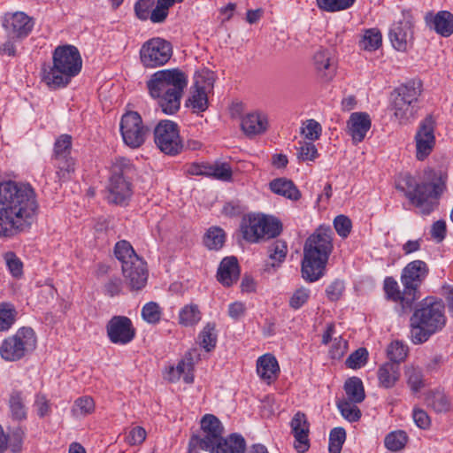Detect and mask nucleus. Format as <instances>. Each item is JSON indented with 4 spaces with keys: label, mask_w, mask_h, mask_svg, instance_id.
<instances>
[{
    "label": "nucleus",
    "mask_w": 453,
    "mask_h": 453,
    "mask_svg": "<svg viewBox=\"0 0 453 453\" xmlns=\"http://www.w3.org/2000/svg\"><path fill=\"white\" fill-rule=\"evenodd\" d=\"M38 203L28 183L0 182V237H12L27 230L35 219Z\"/></svg>",
    "instance_id": "1"
},
{
    "label": "nucleus",
    "mask_w": 453,
    "mask_h": 453,
    "mask_svg": "<svg viewBox=\"0 0 453 453\" xmlns=\"http://www.w3.org/2000/svg\"><path fill=\"white\" fill-rule=\"evenodd\" d=\"M333 230L329 226H319L305 241L302 260V275L309 282L319 280L325 273L333 250Z\"/></svg>",
    "instance_id": "2"
},
{
    "label": "nucleus",
    "mask_w": 453,
    "mask_h": 453,
    "mask_svg": "<svg viewBox=\"0 0 453 453\" xmlns=\"http://www.w3.org/2000/svg\"><path fill=\"white\" fill-rule=\"evenodd\" d=\"M82 68L79 50L70 44L58 46L52 53V65H44L42 80L50 88L66 87Z\"/></svg>",
    "instance_id": "3"
},
{
    "label": "nucleus",
    "mask_w": 453,
    "mask_h": 453,
    "mask_svg": "<svg viewBox=\"0 0 453 453\" xmlns=\"http://www.w3.org/2000/svg\"><path fill=\"white\" fill-rule=\"evenodd\" d=\"M446 323L444 303L434 297H426L410 319L411 341L414 344L426 342L431 335L442 329Z\"/></svg>",
    "instance_id": "4"
},
{
    "label": "nucleus",
    "mask_w": 453,
    "mask_h": 453,
    "mask_svg": "<svg viewBox=\"0 0 453 453\" xmlns=\"http://www.w3.org/2000/svg\"><path fill=\"white\" fill-rule=\"evenodd\" d=\"M445 180L446 176L434 173L431 181L416 184L414 179L407 175L403 179L409 188L405 191V196L420 208L423 214L428 215L437 205V200L445 189Z\"/></svg>",
    "instance_id": "5"
},
{
    "label": "nucleus",
    "mask_w": 453,
    "mask_h": 453,
    "mask_svg": "<svg viewBox=\"0 0 453 453\" xmlns=\"http://www.w3.org/2000/svg\"><path fill=\"white\" fill-rule=\"evenodd\" d=\"M134 172V166L128 158H116L107 185L108 203L121 206L127 204L133 195L131 178Z\"/></svg>",
    "instance_id": "6"
},
{
    "label": "nucleus",
    "mask_w": 453,
    "mask_h": 453,
    "mask_svg": "<svg viewBox=\"0 0 453 453\" xmlns=\"http://www.w3.org/2000/svg\"><path fill=\"white\" fill-rule=\"evenodd\" d=\"M422 83L420 81H410L400 85L392 94V110L394 116L400 123H407L414 119L418 111L416 104L421 95Z\"/></svg>",
    "instance_id": "7"
},
{
    "label": "nucleus",
    "mask_w": 453,
    "mask_h": 453,
    "mask_svg": "<svg viewBox=\"0 0 453 453\" xmlns=\"http://www.w3.org/2000/svg\"><path fill=\"white\" fill-rule=\"evenodd\" d=\"M36 335L31 327L19 328L15 334L4 339L0 346V356L9 362L18 361L36 347Z\"/></svg>",
    "instance_id": "8"
},
{
    "label": "nucleus",
    "mask_w": 453,
    "mask_h": 453,
    "mask_svg": "<svg viewBox=\"0 0 453 453\" xmlns=\"http://www.w3.org/2000/svg\"><path fill=\"white\" fill-rule=\"evenodd\" d=\"M281 231V222L272 216H250L241 225L242 237L250 242H257L262 238H274Z\"/></svg>",
    "instance_id": "9"
},
{
    "label": "nucleus",
    "mask_w": 453,
    "mask_h": 453,
    "mask_svg": "<svg viewBox=\"0 0 453 453\" xmlns=\"http://www.w3.org/2000/svg\"><path fill=\"white\" fill-rule=\"evenodd\" d=\"M201 429V435H193L189 440V453H197V449L211 452V448L218 444V441L223 437L224 427L222 423L212 414H206L203 417Z\"/></svg>",
    "instance_id": "10"
},
{
    "label": "nucleus",
    "mask_w": 453,
    "mask_h": 453,
    "mask_svg": "<svg viewBox=\"0 0 453 453\" xmlns=\"http://www.w3.org/2000/svg\"><path fill=\"white\" fill-rule=\"evenodd\" d=\"M172 55L171 42L161 37L146 41L140 49L141 63L146 68H157L165 65Z\"/></svg>",
    "instance_id": "11"
},
{
    "label": "nucleus",
    "mask_w": 453,
    "mask_h": 453,
    "mask_svg": "<svg viewBox=\"0 0 453 453\" xmlns=\"http://www.w3.org/2000/svg\"><path fill=\"white\" fill-rule=\"evenodd\" d=\"M119 129L125 144L132 149L141 147L150 134V128L136 111H127L122 116Z\"/></svg>",
    "instance_id": "12"
},
{
    "label": "nucleus",
    "mask_w": 453,
    "mask_h": 453,
    "mask_svg": "<svg viewBox=\"0 0 453 453\" xmlns=\"http://www.w3.org/2000/svg\"><path fill=\"white\" fill-rule=\"evenodd\" d=\"M72 136L60 135L54 143L53 159L57 168L56 175L59 182L70 180L75 171V160L71 157Z\"/></svg>",
    "instance_id": "13"
},
{
    "label": "nucleus",
    "mask_w": 453,
    "mask_h": 453,
    "mask_svg": "<svg viewBox=\"0 0 453 453\" xmlns=\"http://www.w3.org/2000/svg\"><path fill=\"white\" fill-rule=\"evenodd\" d=\"M154 141L161 152L175 156L182 148L178 126L172 120H161L154 128Z\"/></svg>",
    "instance_id": "14"
},
{
    "label": "nucleus",
    "mask_w": 453,
    "mask_h": 453,
    "mask_svg": "<svg viewBox=\"0 0 453 453\" xmlns=\"http://www.w3.org/2000/svg\"><path fill=\"white\" fill-rule=\"evenodd\" d=\"M428 273L426 264L421 260L409 263L403 270L401 282L405 287V303L417 301L419 297V287Z\"/></svg>",
    "instance_id": "15"
},
{
    "label": "nucleus",
    "mask_w": 453,
    "mask_h": 453,
    "mask_svg": "<svg viewBox=\"0 0 453 453\" xmlns=\"http://www.w3.org/2000/svg\"><path fill=\"white\" fill-rule=\"evenodd\" d=\"M188 85V77L177 68L164 69L153 73L147 81L148 89L184 91Z\"/></svg>",
    "instance_id": "16"
},
{
    "label": "nucleus",
    "mask_w": 453,
    "mask_h": 453,
    "mask_svg": "<svg viewBox=\"0 0 453 453\" xmlns=\"http://www.w3.org/2000/svg\"><path fill=\"white\" fill-rule=\"evenodd\" d=\"M109 341L117 345H127L135 337V328L132 320L126 316H113L106 324Z\"/></svg>",
    "instance_id": "17"
},
{
    "label": "nucleus",
    "mask_w": 453,
    "mask_h": 453,
    "mask_svg": "<svg viewBox=\"0 0 453 453\" xmlns=\"http://www.w3.org/2000/svg\"><path fill=\"white\" fill-rule=\"evenodd\" d=\"M416 157L424 160L433 150L435 144L434 123L431 116L421 121L415 135Z\"/></svg>",
    "instance_id": "18"
},
{
    "label": "nucleus",
    "mask_w": 453,
    "mask_h": 453,
    "mask_svg": "<svg viewBox=\"0 0 453 453\" xmlns=\"http://www.w3.org/2000/svg\"><path fill=\"white\" fill-rule=\"evenodd\" d=\"M126 282L131 290H140L145 287L148 280L146 263L142 258H135L129 264L125 262L121 267Z\"/></svg>",
    "instance_id": "19"
},
{
    "label": "nucleus",
    "mask_w": 453,
    "mask_h": 453,
    "mask_svg": "<svg viewBox=\"0 0 453 453\" xmlns=\"http://www.w3.org/2000/svg\"><path fill=\"white\" fill-rule=\"evenodd\" d=\"M34 25V19L22 12L6 14L3 23L7 33L17 38L27 37L33 30Z\"/></svg>",
    "instance_id": "20"
},
{
    "label": "nucleus",
    "mask_w": 453,
    "mask_h": 453,
    "mask_svg": "<svg viewBox=\"0 0 453 453\" xmlns=\"http://www.w3.org/2000/svg\"><path fill=\"white\" fill-rule=\"evenodd\" d=\"M413 25L411 21L403 19L394 23L389 30L392 46L398 51H406L412 44Z\"/></svg>",
    "instance_id": "21"
},
{
    "label": "nucleus",
    "mask_w": 453,
    "mask_h": 453,
    "mask_svg": "<svg viewBox=\"0 0 453 453\" xmlns=\"http://www.w3.org/2000/svg\"><path fill=\"white\" fill-rule=\"evenodd\" d=\"M291 433L295 437L294 447L299 453L306 452L310 448V424L306 415L298 411L290 421Z\"/></svg>",
    "instance_id": "22"
},
{
    "label": "nucleus",
    "mask_w": 453,
    "mask_h": 453,
    "mask_svg": "<svg viewBox=\"0 0 453 453\" xmlns=\"http://www.w3.org/2000/svg\"><path fill=\"white\" fill-rule=\"evenodd\" d=\"M269 127V120L266 113L255 111L242 116L241 121L242 131L249 138L263 134Z\"/></svg>",
    "instance_id": "23"
},
{
    "label": "nucleus",
    "mask_w": 453,
    "mask_h": 453,
    "mask_svg": "<svg viewBox=\"0 0 453 453\" xmlns=\"http://www.w3.org/2000/svg\"><path fill=\"white\" fill-rule=\"evenodd\" d=\"M150 96L157 101L161 111L167 115L177 112L184 91L148 89Z\"/></svg>",
    "instance_id": "24"
},
{
    "label": "nucleus",
    "mask_w": 453,
    "mask_h": 453,
    "mask_svg": "<svg viewBox=\"0 0 453 453\" xmlns=\"http://www.w3.org/2000/svg\"><path fill=\"white\" fill-rule=\"evenodd\" d=\"M213 84L210 78L203 75L196 77L193 86L194 91L188 99L191 107L195 111H204L208 108L207 91L212 88Z\"/></svg>",
    "instance_id": "25"
},
{
    "label": "nucleus",
    "mask_w": 453,
    "mask_h": 453,
    "mask_svg": "<svg viewBox=\"0 0 453 453\" xmlns=\"http://www.w3.org/2000/svg\"><path fill=\"white\" fill-rule=\"evenodd\" d=\"M371 125L372 121L368 113L357 111L350 114L347 128L354 143L361 142L365 139Z\"/></svg>",
    "instance_id": "26"
},
{
    "label": "nucleus",
    "mask_w": 453,
    "mask_h": 453,
    "mask_svg": "<svg viewBox=\"0 0 453 453\" xmlns=\"http://www.w3.org/2000/svg\"><path fill=\"white\" fill-rule=\"evenodd\" d=\"M7 405L10 418L16 422L27 420L28 408L26 403V396L20 389L13 388L8 395Z\"/></svg>",
    "instance_id": "27"
},
{
    "label": "nucleus",
    "mask_w": 453,
    "mask_h": 453,
    "mask_svg": "<svg viewBox=\"0 0 453 453\" xmlns=\"http://www.w3.org/2000/svg\"><path fill=\"white\" fill-rule=\"evenodd\" d=\"M426 22L443 37H449L453 34V14L448 11H440L434 15L427 13Z\"/></svg>",
    "instance_id": "28"
},
{
    "label": "nucleus",
    "mask_w": 453,
    "mask_h": 453,
    "mask_svg": "<svg viewBox=\"0 0 453 453\" xmlns=\"http://www.w3.org/2000/svg\"><path fill=\"white\" fill-rule=\"evenodd\" d=\"M383 289L386 298L400 304V313L404 314L412 310L416 301L405 303V287L401 291L397 281L393 277H386L384 280Z\"/></svg>",
    "instance_id": "29"
},
{
    "label": "nucleus",
    "mask_w": 453,
    "mask_h": 453,
    "mask_svg": "<svg viewBox=\"0 0 453 453\" xmlns=\"http://www.w3.org/2000/svg\"><path fill=\"white\" fill-rule=\"evenodd\" d=\"M240 276L238 260L235 257H226L222 259L217 272L218 280L225 287L235 283Z\"/></svg>",
    "instance_id": "30"
},
{
    "label": "nucleus",
    "mask_w": 453,
    "mask_h": 453,
    "mask_svg": "<svg viewBox=\"0 0 453 453\" xmlns=\"http://www.w3.org/2000/svg\"><path fill=\"white\" fill-rule=\"evenodd\" d=\"M313 65L318 74L329 81L335 73V65L331 58V53L328 50L319 49L313 56Z\"/></svg>",
    "instance_id": "31"
},
{
    "label": "nucleus",
    "mask_w": 453,
    "mask_h": 453,
    "mask_svg": "<svg viewBox=\"0 0 453 453\" xmlns=\"http://www.w3.org/2000/svg\"><path fill=\"white\" fill-rule=\"evenodd\" d=\"M246 441L239 434H231L226 438L222 437L218 444L211 448V453H244Z\"/></svg>",
    "instance_id": "32"
},
{
    "label": "nucleus",
    "mask_w": 453,
    "mask_h": 453,
    "mask_svg": "<svg viewBox=\"0 0 453 453\" xmlns=\"http://www.w3.org/2000/svg\"><path fill=\"white\" fill-rule=\"evenodd\" d=\"M257 372L268 384L275 380L280 372L279 364L275 357L271 354L260 357L257 362Z\"/></svg>",
    "instance_id": "33"
},
{
    "label": "nucleus",
    "mask_w": 453,
    "mask_h": 453,
    "mask_svg": "<svg viewBox=\"0 0 453 453\" xmlns=\"http://www.w3.org/2000/svg\"><path fill=\"white\" fill-rule=\"evenodd\" d=\"M380 387L391 388L400 378V365L396 362H386L377 372Z\"/></svg>",
    "instance_id": "34"
},
{
    "label": "nucleus",
    "mask_w": 453,
    "mask_h": 453,
    "mask_svg": "<svg viewBox=\"0 0 453 453\" xmlns=\"http://www.w3.org/2000/svg\"><path fill=\"white\" fill-rule=\"evenodd\" d=\"M272 192L284 196L292 201H297L301 197V193L295 183L286 178H277L269 183Z\"/></svg>",
    "instance_id": "35"
},
{
    "label": "nucleus",
    "mask_w": 453,
    "mask_h": 453,
    "mask_svg": "<svg viewBox=\"0 0 453 453\" xmlns=\"http://www.w3.org/2000/svg\"><path fill=\"white\" fill-rule=\"evenodd\" d=\"M288 252L287 243L281 240L274 241L268 247L269 260L265 264V271L270 272L271 268L279 267L283 262Z\"/></svg>",
    "instance_id": "36"
},
{
    "label": "nucleus",
    "mask_w": 453,
    "mask_h": 453,
    "mask_svg": "<svg viewBox=\"0 0 453 453\" xmlns=\"http://www.w3.org/2000/svg\"><path fill=\"white\" fill-rule=\"evenodd\" d=\"M202 319V312L197 304L188 303L179 311L178 321L182 326H194Z\"/></svg>",
    "instance_id": "37"
},
{
    "label": "nucleus",
    "mask_w": 453,
    "mask_h": 453,
    "mask_svg": "<svg viewBox=\"0 0 453 453\" xmlns=\"http://www.w3.org/2000/svg\"><path fill=\"white\" fill-rule=\"evenodd\" d=\"M344 390L348 401L362 403L365 398L363 382L357 377L349 378L344 383Z\"/></svg>",
    "instance_id": "38"
},
{
    "label": "nucleus",
    "mask_w": 453,
    "mask_h": 453,
    "mask_svg": "<svg viewBox=\"0 0 453 453\" xmlns=\"http://www.w3.org/2000/svg\"><path fill=\"white\" fill-rule=\"evenodd\" d=\"M382 43V35L378 28H369L364 30L359 41V47L367 51H374L380 48Z\"/></svg>",
    "instance_id": "39"
},
{
    "label": "nucleus",
    "mask_w": 453,
    "mask_h": 453,
    "mask_svg": "<svg viewBox=\"0 0 453 453\" xmlns=\"http://www.w3.org/2000/svg\"><path fill=\"white\" fill-rule=\"evenodd\" d=\"M199 344L207 352L211 351L217 344L218 334L215 323H207L198 335Z\"/></svg>",
    "instance_id": "40"
},
{
    "label": "nucleus",
    "mask_w": 453,
    "mask_h": 453,
    "mask_svg": "<svg viewBox=\"0 0 453 453\" xmlns=\"http://www.w3.org/2000/svg\"><path fill=\"white\" fill-rule=\"evenodd\" d=\"M426 400L427 405L438 413L446 412L450 408V400L442 391L430 392Z\"/></svg>",
    "instance_id": "41"
},
{
    "label": "nucleus",
    "mask_w": 453,
    "mask_h": 453,
    "mask_svg": "<svg viewBox=\"0 0 453 453\" xmlns=\"http://www.w3.org/2000/svg\"><path fill=\"white\" fill-rule=\"evenodd\" d=\"M114 254L116 258L121 263V266L124 263L134 262L135 258L140 257L135 253L134 248L127 241H119L115 244Z\"/></svg>",
    "instance_id": "42"
},
{
    "label": "nucleus",
    "mask_w": 453,
    "mask_h": 453,
    "mask_svg": "<svg viewBox=\"0 0 453 453\" xmlns=\"http://www.w3.org/2000/svg\"><path fill=\"white\" fill-rule=\"evenodd\" d=\"M357 403L348 401L346 399L339 400L336 403L337 408L342 416L349 422H357L361 418V411L356 405Z\"/></svg>",
    "instance_id": "43"
},
{
    "label": "nucleus",
    "mask_w": 453,
    "mask_h": 453,
    "mask_svg": "<svg viewBox=\"0 0 453 453\" xmlns=\"http://www.w3.org/2000/svg\"><path fill=\"white\" fill-rule=\"evenodd\" d=\"M407 434L403 430L389 433L384 440L385 447L390 451H398L407 443Z\"/></svg>",
    "instance_id": "44"
},
{
    "label": "nucleus",
    "mask_w": 453,
    "mask_h": 453,
    "mask_svg": "<svg viewBox=\"0 0 453 453\" xmlns=\"http://www.w3.org/2000/svg\"><path fill=\"white\" fill-rule=\"evenodd\" d=\"M225 239L226 235L223 229L211 227L204 236L203 242L208 249L218 250L222 248Z\"/></svg>",
    "instance_id": "45"
},
{
    "label": "nucleus",
    "mask_w": 453,
    "mask_h": 453,
    "mask_svg": "<svg viewBox=\"0 0 453 453\" xmlns=\"http://www.w3.org/2000/svg\"><path fill=\"white\" fill-rule=\"evenodd\" d=\"M297 159L301 162L314 161L319 157L318 150L312 142H298Z\"/></svg>",
    "instance_id": "46"
},
{
    "label": "nucleus",
    "mask_w": 453,
    "mask_h": 453,
    "mask_svg": "<svg viewBox=\"0 0 453 453\" xmlns=\"http://www.w3.org/2000/svg\"><path fill=\"white\" fill-rule=\"evenodd\" d=\"M345 440L346 431L343 427L333 428L329 434V453H341Z\"/></svg>",
    "instance_id": "47"
},
{
    "label": "nucleus",
    "mask_w": 453,
    "mask_h": 453,
    "mask_svg": "<svg viewBox=\"0 0 453 453\" xmlns=\"http://www.w3.org/2000/svg\"><path fill=\"white\" fill-rule=\"evenodd\" d=\"M320 10L335 12L349 9L356 0H316Z\"/></svg>",
    "instance_id": "48"
},
{
    "label": "nucleus",
    "mask_w": 453,
    "mask_h": 453,
    "mask_svg": "<svg viewBox=\"0 0 453 453\" xmlns=\"http://www.w3.org/2000/svg\"><path fill=\"white\" fill-rule=\"evenodd\" d=\"M389 362H396L398 365L407 357L408 347L402 342L395 341L388 347Z\"/></svg>",
    "instance_id": "49"
},
{
    "label": "nucleus",
    "mask_w": 453,
    "mask_h": 453,
    "mask_svg": "<svg viewBox=\"0 0 453 453\" xmlns=\"http://www.w3.org/2000/svg\"><path fill=\"white\" fill-rule=\"evenodd\" d=\"M33 407L40 418L49 417L52 412L50 400L41 392L35 395Z\"/></svg>",
    "instance_id": "50"
},
{
    "label": "nucleus",
    "mask_w": 453,
    "mask_h": 453,
    "mask_svg": "<svg viewBox=\"0 0 453 453\" xmlns=\"http://www.w3.org/2000/svg\"><path fill=\"white\" fill-rule=\"evenodd\" d=\"M169 0H157L156 7L151 10L149 19L152 23H163L166 19L170 6Z\"/></svg>",
    "instance_id": "51"
},
{
    "label": "nucleus",
    "mask_w": 453,
    "mask_h": 453,
    "mask_svg": "<svg viewBox=\"0 0 453 453\" xmlns=\"http://www.w3.org/2000/svg\"><path fill=\"white\" fill-rule=\"evenodd\" d=\"M175 369L179 372L180 376L183 375V380L188 383H193L194 381V363L193 358L191 357V354L185 356V358L180 360L177 365L175 366Z\"/></svg>",
    "instance_id": "52"
},
{
    "label": "nucleus",
    "mask_w": 453,
    "mask_h": 453,
    "mask_svg": "<svg viewBox=\"0 0 453 453\" xmlns=\"http://www.w3.org/2000/svg\"><path fill=\"white\" fill-rule=\"evenodd\" d=\"M16 311L10 303L0 305V331L8 330L15 321Z\"/></svg>",
    "instance_id": "53"
},
{
    "label": "nucleus",
    "mask_w": 453,
    "mask_h": 453,
    "mask_svg": "<svg viewBox=\"0 0 453 453\" xmlns=\"http://www.w3.org/2000/svg\"><path fill=\"white\" fill-rule=\"evenodd\" d=\"M95 410V402L92 397L84 395L77 398L73 406V412L77 415L86 416Z\"/></svg>",
    "instance_id": "54"
},
{
    "label": "nucleus",
    "mask_w": 453,
    "mask_h": 453,
    "mask_svg": "<svg viewBox=\"0 0 453 453\" xmlns=\"http://www.w3.org/2000/svg\"><path fill=\"white\" fill-rule=\"evenodd\" d=\"M142 317L150 324H156L159 322L161 318V310L159 305L155 302L147 303L142 309Z\"/></svg>",
    "instance_id": "55"
},
{
    "label": "nucleus",
    "mask_w": 453,
    "mask_h": 453,
    "mask_svg": "<svg viewBox=\"0 0 453 453\" xmlns=\"http://www.w3.org/2000/svg\"><path fill=\"white\" fill-rule=\"evenodd\" d=\"M311 290L304 287H300L292 295L289 299V306L294 310H298L303 306L309 300Z\"/></svg>",
    "instance_id": "56"
},
{
    "label": "nucleus",
    "mask_w": 453,
    "mask_h": 453,
    "mask_svg": "<svg viewBox=\"0 0 453 453\" xmlns=\"http://www.w3.org/2000/svg\"><path fill=\"white\" fill-rule=\"evenodd\" d=\"M4 260L11 274L15 278H20L23 274L21 260L13 252H7L4 255Z\"/></svg>",
    "instance_id": "57"
},
{
    "label": "nucleus",
    "mask_w": 453,
    "mask_h": 453,
    "mask_svg": "<svg viewBox=\"0 0 453 453\" xmlns=\"http://www.w3.org/2000/svg\"><path fill=\"white\" fill-rule=\"evenodd\" d=\"M368 352L365 348H360L351 353L346 359V365L349 368H359L366 363Z\"/></svg>",
    "instance_id": "58"
},
{
    "label": "nucleus",
    "mask_w": 453,
    "mask_h": 453,
    "mask_svg": "<svg viewBox=\"0 0 453 453\" xmlns=\"http://www.w3.org/2000/svg\"><path fill=\"white\" fill-rule=\"evenodd\" d=\"M334 227L342 238H346L352 228L351 220L345 215H338L334 219Z\"/></svg>",
    "instance_id": "59"
},
{
    "label": "nucleus",
    "mask_w": 453,
    "mask_h": 453,
    "mask_svg": "<svg viewBox=\"0 0 453 453\" xmlns=\"http://www.w3.org/2000/svg\"><path fill=\"white\" fill-rule=\"evenodd\" d=\"M321 126L314 119H308L302 127V134L311 142L318 140L321 134Z\"/></svg>",
    "instance_id": "60"
},
{
    "label": "nucleus",
    "mask_w": 453,
    "mask_h": 453,
    "mask_svg": "<svg viewBox=\"0 0 453 453\" xmlns=\"http://www.w3.org/2000/svg\"><path fill=\"white\" fill-rule=\"evenodd\" d=\"M154 0H138L134 4V13L140 20H147L150 14V10L154 6Z\"/></svg>",
    "instance_id": "61"
},
{
    "label": "nucleus",
    "mask_w": 453,
    "mask_h": 453,
    "mask_svg": "<svg viewBox=\"0 0 453 453\" xmlns=\"http://www.w3.org/2000/svg\"><path fill=\"white\" fill-rule=\"evenodd\" d=\"M344 288V282L342 280H334L326 288L327 298L332 302L339 300L342 296Z\"/></svg>",
    "instance_id": "62"
},
{
    "label": "nucleus",
    "mask_w": 453,
    "mask_h": 453,
    "mask_svg": "<svg viewBox=\"0 0 453 453\" xmlns=\"http://www.w3.org/2000/svg\"><path fill=\"white\" fill-rule=\"evenodd\" d=\"M412 418L416 426L420 429H427L431 425L428 414L422 409L415 407L412 411Z\"/></svg>",
    "instance_id": "63"
},
{
    "label": "nucleus",
    "mask_w": 453,
    "mask_h": 453,
    "mask_svg": "<svg viewBox=\"0 0 453 453\" xmlns=\"http://www.w3.org/2000/svg\"><path fill=\"white\" fill-rule=\"evenodd\" d=\"M122 289V280L119 277H111L104 286V294L113 297L120 294Z\"/></svg>",
    "instance_id": "64"
}]
</instances>
